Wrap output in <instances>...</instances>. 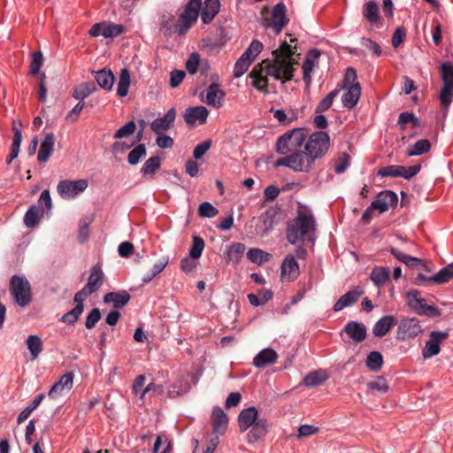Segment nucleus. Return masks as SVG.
I'll list each match as a JSON object with an SVG mask.
<instances>
[{"label": "nucleus", "mask_w": 453, "mask_h": 453, "mask_svg": "<svg viewBox=\"0 0 453 453\" xmlns=\"http://www.w3.org/2000/svg\"><path fill=\"white\" fill-rule=\"evenodd\" d=\"M296 50V46L292 47L286 41L281 42L280 48L272 52L273 61L265 59L255 65L250 73L249 76L253 80V86L257 90L267 93L268 75L283 82L291 81L296 70L295 65L298 64L294 58Z\"/></svg>", "instance_id": "obj_1"}, {"label": "nucleus", "mask_w": 453, "mask_h": 453, "mask_svg": "<svg viewBox=\"0 0 453 453\" xmlns=\"http://www.w3.org/2000/svg\"><path fill=\"white\" fill-rule=\"evenodd\" d=\"M317 222L311 209L299 206L296 216L288 221L286 236L291 244L308 242L314 243L316 240Z\"/></svg>", "instance_id": "obj_2"}, {"label": "nucleus", "mask_w": 453, "mask_h": 453, "mask_svg": "<svg viewBox=\"0 0 453 453\" xmlns=\"http://www.w3.org/2000/svg\"><path fill=\"white\" fill-rule=\"evenodd\" d=\"M261 14L264 26L272 28L277 35L289 22V19L287 17V7L282 2L278 3L271 12L267 6H265Z\"/></svg>", "instance_id": "obj_3"}, {"label": "nucleus", "mask_w": 453, "mask_h": 453, "mask_svg": "<svg viewBox=\"0 0 453 453\" xmlns=\"http://www.w3.org/2000/svg\"><path fill=\"white\" fill-rule=\"evenodd\" d=\"M440 71L443 85L440 91L439 100L443 114H445L453 99V64L442 63Z\"/></svg>", "instance_id": "obj_4"}, {"label": "nucleus", "mask_w": 453, "mask_h": 453, "mask_svg": "<svg viewBox=\"0 0 453 453\" xmlns=\"http://www.w3.org/2000/svg\"><path fill=\"white\" fill-rule=\"evenodd\" d=\"M10 293L14 303L20 307L27 306L32 301V288L24 276L14 275L10 280Z\"/></svg>", "instance_id": "obj_5"}, {"label": "nucleus", "mask_w": 453, "mask_h": 453, "mask_svg": "<svg viewBox=\"0 0 453 453\" xmlns=\"http://www.w3.org/2000/svg\"><path fill=\"white\" fill-rule=\"evenodd\" d=\"M306 136L305 130L303 128H295L286 132L277 140V152L287 155L297 150L305 142Z\"/></svg>", "instance_id": "obj_6"}, {"label": "nucleus", "mask_w": 453, "mask_h": 453, "mask_svg": "<svg viewBox=\"0 0 453 453\" xmlns=\"http://www.w3.org/2000/svg\"><path fill=\"white\" fill-rule=\"evenodd\" d=\"M406 298L407 305L418 315L429 318H437L441 315L438 308L427 304L426 300L421 297L420 292L417 289H411L407 292Z\"/></svg>", "instance_id": "obj_7"}, {"label": "nucleus", "mask_w": 453, "mask_h": 453, "mask_svg": "<svg viewBox=\"0 0 453 453\" xmlns=\"http://www.w3.org/2000/svg\"><path fill=\"white\" fill-rule=\"evenodd\" d=\"M201 8L202 0H189L184 12L180 16L178 22L174 26V32L178 33L180 35L186 34L197 20Z\"/></svg>", "instance_id": "obj_8"}, {"label": "nucleus", "mask_w": 453, "mask_h": 453, "mask_svg": "<svg viewBox=\"0 0 453 453\" xmlns=\"http://www.w3.org/2000/svg\"><path fill=\"white\" fill-rule=\"evenodd\" d=\"M330 138L327 133L316 131L311 134L305 143L304 149L314 159L323 157L328 151Z\"/></svg>", "instance_id": "obj_9"}, {"label": "nucleus", "mask_w": 453, "mask_h": 453, "mask_svg": "<svg viewBox=\"0 0 453 453\" xmlns=\"http://www.w3.org/2000/svg\"><path fill=\"white\" fill-rule=\"evenodd\" d=\"M88 188V180L84 179L77 180H60L57 186V191L64 199H73L82 193Z\"/></svg>", "instance_id": "obj_10"}, {"label": "nucleus", "mask_w": 453, "mask_h": 453, "mask_svg": "<svg viewBox=\"0 0 453 453\" xmlns=\"http://www.w3.org/2000/svg\"><path fill=\"white\" fill-rule=\"evenodd\" d=\"M453 277V262L441 269L437 273L427 276L418 273L414 279V284L418 286L425 285V282L442 285L449 282Z\"/></svg>", "instance_id": "obj_11"}, {"label": "nucleus", "mask_w": 453, "mask_h": 453, "mask_svg": "<svg viewBox=\"0 0 453 453\" xmlns=\"http://www.w3.org/2000/svg\"><path fill=\"white\" fill-rule=\"evenodd\" d=\"M422 333V327L417 318L403 319L397 328V339L406 341L417 337Z\"/></svg>", "instance_id": "obj_12"}, {"label": "nucleus", "mask_w": 453, "mask_h": 453, "mask_svg": "<svg viewBox=\"0 0 453 453\" xmlns=\"http://www.w3.org/2000/svg\"><path fill=\"white\" fill-rule=\"evenodd\" d=\"M290 157V169L295 172L308 173L314 164L315 160L308 154V152L303 150L292 151Z\"/></svg>", "instance_id": "obj_13"}, {"label": "nucleus", "mask_w": 453, "mask_h": 453, "mask_svg": "<svg viewBox=\"0 0 453 453\" xmlns=\"http://www.w3.org/2000/svg\"><path fill=\"white\" fill-rule=\"evenodd\" d=\"M398 197L396 194L390 190H384L380 192L376 199L372 202V209L379 211L380 213L387 211L390 207H395L397 204Z\"/></svg>", "instance_id": "obj_14"}, {"label": "nucleus", "mask_w": 453, "mask_h": 453, "mask_svg": "<svg viewBox=\"0 0 453 453\" xmlns=\"http://www.w3.org/2000/svg\"><path fill=\"white\" fill-rule=\"evenodd\" d=\"M449 334L447 332L433 331L430 334L429 340L426 342L422 355L425 358H430L439 354L440 343L447 339Z\"/></svg>", "instance_id": "obj_15"}, {"label": "nucleus", "mask_w": 453, "mask_h": 453, "mask_svg": "<svg viewBox=\"0 0 453 453\" xmlns=\"http://www.w3.org/2000/svg\"><path fill=\"white\" fill-rule=\"evenodd\" d=\"M74 374L73 372H67L60 377L58 382H56L49 391V397L56 399L65 393L69 392L73 385Z\"/></svg>", "instance_id": "obj_16"}, {"label": "nucleus", "mask_w": 453, "mask_h": 453, "mask_svg": "<svg viewBox=\"0 0 453 453\" xmlns=\"http://www.w3.org/2000/svg\"><path fill=\"white\" fill-rule=\"evenodd\" d=\"M209 115L208 110L204 106L188 107L184 113L186 123L193 127L196 122L203 124L206 122Z\"/></svg>", "instance_id": "obj_17"}, {"label": "nucleus", "mask_w": 453, "mask_h": 453, "mask_svg": "<svg viewBox=\"0 0 453 453\" xmlns=\"http://www.w3.org/2000/svg\"><path fill=\"white\" fill-rule=\"evenodd\" d=\"M389 251L397 260L411 269L421 270V268H426V264L423 260L409 256L397 248L392 247Z\"/></svg>", "instance_id": "obj_18"}, {"label": "nucleus", "mask_w": 453, "mask_h": 453, "mask_svg": "<svg viewBox=\"0 0 453 453\" xmlns=\"http://www.w3.org/2000/svg\"><path fill=\"white\" fill-rule=\"evenodd\" d=\"M389 251L397 260L411 269L421 270V268H426V264L423 260L409 256L397 248L392 247Z\"/></svg>", "instance_id": "obj_19"}, {"label": "nucleus", "mask_w": 453, "mask_h": 453, "mask_svg": "<svg viewBox=\"0 0 453 453\" xmlns=\"http://www.w3.org/2000/svg\"><path fill=\"white\" fill-rule=\"evenodd\" d=\"M364 295V291L358 288L350 290L342 296L339 300L334 303L333 310L338 312L346 307L355 304L358 299Z\"/></svg>", "instance_id": "obj_20"}, {"label": "nucleus", "mask_w": 453, "mask_h": 453, "mask_svg": "<svg viewBox=\"0 0 453 453\" xmlns=\"http://www.w3.org/2000/svg\"><path fill=\"white\" fill-rule=\"evenodd\" d=\"M258 412L256 407L242 410L238 416V426L241 432H245L258 420Z\"/></svg>", "instance_id": "obj_21"}, {"label": "nucleus", "mask_w": 453, "mask_h": 453, "mask_svg": "<svg viewBox=\"0 0 453 453\" xmlns=\"http://www.w3.org/2000/svg\"><path fill=\"white\" fill-rule=\"evenodd\" d=\"M225 96V92L219 88V84L211 83L206 89L204 102L215 108H219L223 105Z\"/></svg>", "instance_id": "obj_22"}, {"label": "nucleus", "mask_w": 453, "mask_h": 453, "mask_svg": "<svg viewBox=\"0 0 453 453\" xmlns=\"http://www.w3.org/2000/svg\"><path fill=\"white\" fill-rule=\"evenodd\" d=\"M362 14L371 25L379 27L382 24L379 6L374 1H368L363 5Z\"/></svg>", "instance_id": "obj_23"}, {"label": "nucleus", "mask_w": 453, "mask_h": 453, "mask_svg": "<svg viewBox=\"0 0 453 453\" xmlns=\"http://www.w3.org/2000/svg\"><path fill=\"white\" fill-rule=\"evenodd\" d=\"M211 422L213 432L222 434L226 430L228 425V417L225 411L219 406L213 408L211 412Z\"/></svg>", "instance_id": "obj_24"}, {"label": "nucleus", "mask_w": 453, "mask_h": 453, "mask_svg": "<svg viewBox=\"0 0 453 453\" xmlns=\"http://www.w3.org/2000/svg\"><path fill=\"white\" fill-rule=\"evenodd\" d=\"M321 53L319 50L316 49H312L309 50L305 60L303 64V80L305 82L306 86L309 87L311 83V73L314 68V61L320 57Z\"/></svg>", "instance_id": "obj_25"}, {"label": "nucleus", "mask_w": 453, "mask_h": 453, "mask_svg": "<svg viewBox=\"0 0 453 453\" xmlns=\"http://www.w3.org/2000/svg\"><path fill=\"white\" fill-rule=\"evenodd\" d=\"M176 112L171 108L162 118L156 119L150 124L153 132L159 134L161 131L168 130L173 124Z\"/></svg>", "instance_id": "obj_26"}, {"label": "nucleus", "mask_w": 453, "mask_h": 453, "mask_svg": "<svg viewBox=\"0 0 453 453\" xmlns=\"http://www.w3.org/2000/svg\"><path fill=\"white\" fill-rule=\"evenodd\" d=\"M55 142L54 134L49 133L45 134L38 151L37 160L39 162L45 163L49 160L53 152Z\"/></svg>", "instance_id": "obj_27"}, {"label": "nucleus", "mask_w": 453, "mask_h": 453, "mask_svg": "<svg viewBox=\"0 0 453 453\" xmlns=\"http://www.w3.org/2000/svg\"><path fill=\"white\" fill-rule=\"evenodd\" d=\"M343 330L357 342H361L366 338V327L363 323L349 321L345 325Z\"/></svg>", "instance_id": "obj_28"}, {"label": "nucleus", "mask_w": 453, "mask_h": 453, "mask_svg": "<svg viewBox=\"0 0 453 453\" xmlns=\"http://www.w3.org/2000/svg\"><path fill=\"white\" fill-rule=\"evenodd\" d=\"M220 9L219 0H205L201 8V19L203 24L211 23Z\"/></svg>", "instance_id": "obj_29"}, {"label": "nucleus", "mask_w": 453, "mask_h": 453, "mask_svg": "<svg viewBox=\"0 0 453 453\" xmlns=\"http://www.w3.org/2000/svg\"><path fill=\"white\" fill-rule=\"evenodd\" d=\"M396 324V319L392 315H387L380 319L372 327V333L377 337L385 336Z\"/></svg>", "instance_id": "obj_30"}, {"label": "nucleus", "mask_w": 453, "mask_h": 453, "mask_svg": "<svg viewBox=\"0 0 453 453\" xmlns=\"http://www.w3.org/2000/svg\"><path fill=\"white\" fill-rule=\"evenodd\" d=\"M299 275V265L293 255H288L281 265V277L289 280Z\"/></svg>", "instance_id": "obj_31"}, {"label": "nucleus", "mask_w": 453, "mask_h": 453, "mask_svg": "<svg viewBox=\"0 0 453 453\" xmlns=\"http://www.w3.org/2000/svg\"><path fill=\"white\" fill-rule=\"evenodd\" d=\"M268 432V423L266 419H258L247 434V441L250 443H254L265 436Z\"/></svg>", "instance_id": "obj_32"}, {"label": "nucleus", "mask_w": 453, "mask_h": 453, "mask_svg": "<svg viewBox=\"0 0 453 453\" xmlns=\"http://www.w3.org/2000/svg\"><path fill=\"white\" fill-rule=\"evenodd\" d=\"M103 283L104 273L99 266L94 265L91 268L90 275L88 279V283L84 286V288L90 291V294L92 295L101 288Z\"/></svg>", "instance_id": "obj_33"}, {"label": "nucleus", "mask_w": 453, "mask_h": 453, "mask_svg": "<svg viewBox=\"0 0 453 453\" xmlns=\"http://www.w3.org/2000/svg\"><path fill=\"white\" fill-rule=\"evenodd\" d=\"M361 95V86L359 82L351 84L348 91L342 96V104L344 107L352 109L357 105Z\"/></svg>", "instance_id": "obj_34"}, {"label": "nucleus", "mask_w": 453, "mask_h": 453, "mask_svg": "<svg viewBox=\"0 0 453 453\" xmlns=\"http://www.w3.org/2000/svg\"><path fill=\"white\" fill-rule=\"evenodd\" d=\"M278 355L273 349L267 348L261 350L253 359V365L256 367H265L268 365L274 364Z\"/></svg>", "instance_id": "obj_35"}, {"label": "nucleus", "mask_w": 453, "mask_h": 453, "mask_svg": "<svg viewBox=\"0 0 453 453\" xmlns=\"http://www.w3.org/2000/svg\"><path fill=\"white\" fill-rule=\"evenodd\" d=\"M131 296L130 295L125 291L119 292H110L104 295V303H112L113 307L115 309H120L124 307L129 302Z\"/></svg>", "instance_id": "obj_36"}, {"label": "nucleus", "mask_w": 453, "mask_h": 453, "mask_svg": "<svg viewBox=\"0 0 453 453\" xmlns=\"http://www.w3.org/2000/svg\"><path fill=\"white\" fill-rule=\"evenodd\" d=\"M93 73L97 84L103 89L110 91L112 88L114 84V75L111 70L104 68L100 71L93 72Z\"/></svg>", "instance_id": "obj_37"}, {"label": "nucleus", "mask_w": 453, "mask_h": 453, "mask_svg": "<svg viewBox=\"0 0 453 453\" xmlns=\"http://www.w3.org/2000/svg\"><path fill=\"white\" fill-rule=\"evenodd\" d=\"M96 90V87L92 82H85L76 87L73 92V96L75 99L83 102L90 94Z\"/></svg>", "instance_id": "obj_38"}, {"label": "nucleus", "mask_w": 453, "mask_h": 453, "mask_svg": "<svg viewBox=\"0 0 453 453\" xmlns=\"http://www.w3.org/2000/svg\"><path fill=\"white\" fill-rule=\"evenodd\" d=\"M247 257L252 263L262 265L268 262L272 258V255L262 250L252 248L248 250Z\"/></svg>", "instance_id": "obj_39"}, {"label": "nucleus", "mask_w": 453, "mask_h": 453, "mask_svg": "<svg viewBox=\"0 0 453 453\" xmlns=\"http://www.w3.org/2000/svg\"><path fill=\"white\" fill-rule=\"evenodd\" d=\"M130 86V74L127 69H122L119 75V80L117 86V95L124 97L128 93Z\"/></svg>", "instance_id": "obj_40"}, {"label": "nucleus", "mask_w": 453, "mask_h": 453, "mask_svg": "<svg viewBox=\"0 0 453 453\" xmlns=\"http://www.w3.org/2000/svg\"><path fill=\"white\" fill-rule=\"evenodd\" d=\"M390 270L388 267H374L371 273V280L376 286L384 284L389 278Z\"/></svg>", "instance_id": "obj_41"}, {"label": "nucleus", "mask_w": 453, "mask_h": 453, "mask_svg": "<svg viewBox=\"0 0 453 453\" xmlns=\"http://www.w3.org/2000/svg\"><path fill=\"white\" fill-rule=\"evenodd\" d=\"M42 214L43 211H41L39 207L35 205L30 206L24 216V224L29 228L35 227L39 220L40 215L42 216Z\"/></svg>", "instance_id": "obj_42"}, {"label": "nucleus", "mask_w": 453, "mask_h": 453, "mask_svg": "<svg viewBox=\"0 0 453 453\" xmlns=\"http://www.w3.org/2000/svg\"><path fill=\"white\" fill-rule=\"evenodd\" d=\"M327 379V375L324 371H316L308 373L304 379L303 382L306 386L315 387L322 384Z\"/></svg>", "instance_id": "obj_43"}, {"label": "nucleus", "mask_w": 453, "mask_h": 453, "mask_svg": "<svg viewBox=\"0 0 453 453\" xmlns=\"http://www.w3.org/2000/svg\"><path fill=\"white\" fill-rule=\"evenodd\" d=\"M27 349L33 359H36L42 350V342L37 335H29L27 340Z\"/></svg>", "instance_id": "obj_44"}, {"label": "nucleus", "mask_w": 453, "mask_h": 453, "mask_svg": "<svg viewBox=\"0 0 453 453\" xmlns=\"http://www.w3.org/2000/svg\"><path fill=\"white\" fill-rule=\"evenodd\" d=\"M431 149V142L427 139H421L415 142L412 148L409 149L406 154L410 157L419 156L426 153Z\"/></svg>", "instance_id": "obj_45"}, {"label": "nucleus", "mask_w": 453, "mask_h": 453, "mask_svg": "<svg viewBox=\"0 0 453 453\" xmlns=\"http://www.w3.org/2000/svg\"><path fill=\"white\" fill-rule=\"evenodd\" d=\"M383 365V357L378 351H372L366 359V366L373 372L380 370Z\"/></svg>", "instance_id": "obj_46"}, {"label": "nucleus", "mask_w": 453, "mask_h": 453, "mask_svg": "<svg viewBox=\"0 0 453 453\" xmlns=\"http://www.w3.org/2000/svg\"><path fill=\"white\" fill-rule=\"evenodd\" d=\"M146 154L147 150L145 145L138 144L129 152L127 161L132 165H137L141 158L144 157Z\"/></svg>", "instance_id": "obj_47"}, {"label": "nucleus", "mask_w": 453, "mask_h": 453, "mask_svg": "<svg viewBox=\"0 0 453 453\" xmlns=\"http://www.w3.org/2000/svg\"><path fill=\"white\" fill-rule=\"evenodd\" d=\"M407 123H411L413 127L419 126V120L413 113L403 111L399 115L397 125L403 131L406 128Z\"/></svg>", "instance_id": "obj_48"}, {"label": "nucleus", "mask_w": 453, "mask_h": 453, "mask_svg": "<svg viewBox=\"0 0 453 453\" xmlns=\"http://www.w3.org/2000/svg\"><path fill=\"white\" fill-rule=\"evenodd\" d=\"M161 160L157 156L150 157L143 164L141 172L144 174H154L160 168Z\"/></svg>", "instance_id": "obj_49"}, {"label": "nucleus", "mask_w": 453, "mask_h": 453, "mask_svg": "<svg viewBox=\"0 0 453 453\" xmlns=\"http://www.w3.org/2000/svg\"><path fill=\"white\" fill-rule=\"evenodd\" d=\"M82 312L83 307L81 304H76L74 308L65 313L60 318V321L68 325H73L78 320Z\"/></svg>", "instance_id": "obj_50"}, {"label": "nucleus", "mask_w": 453, "mask_h": 453, "mask_svg": "<svg viewBox=\"0 0 453 453\" xmlns=\"http://www.w3.org/2000/svg\"><path fill=\"white\" fill-rule=\"evenodd\" d=\"M125 27L119 24H107L104 22L103 36L105 38H113L124 33Z\"/></svg>", "instance_id": "obj_51"}, {"label": "nucleus", "mask_w": 453, "mask_h": 453, "mask_svg": "<svg viewBox=\"0 0 453 453\" xmlns=\"http://www.w3.org/2000/svg\"><path fill=\"white\" fill-rule=\"evenodd\" d=\"M350 157L347 152L339 154L334 163V171L336 173L341 174L346 171L349 165Z\"/></svg>", "instance_id": "obj_52"}, {"label": "nucleus", "mask_w": 453, "mask_h": 453, "mask_svg": "<svg viewBox=\"0 0 453 453\" xmlns=\"http://www.w3.org/2000/svg\"><path fill=\"white\" fill-rule=\"evenodd\" d=\"M262 50L263 43L257 40H253L249 48L242 53V56L252 62Z\"/></svg>", "instance_id": "obj_53"}, {"label": "nucleus", "mask_w": 453, "mask_h": 453, "mask_svg": "<svg viewBox=\"0 0 453 453\" xmlns=\"http://www.w3.org/2000/svg\"><path fill=\"white\" fill-rule=\"evenodd\" d=\"M42 64H43L42 53L41 51L33 52L29 73L33 76L38 75Z\"/></svg>", "instance_id": "obj_54"}, {"label": "nucleus", "mask_w": 453, "mask_h": 453, "mask_svg": "<svg viewBox=\"0 0 453 453\" xmlns=\"http://www.w3.org/2000/svg\"><path fill=\"white\" fill-rule=\"evenodd\" d=\"M204 249V241L199 236H193L192 247L189 250V256L191 258H199Z\"/></svg>", "instance_id": "obj_55"}, {"label": "nucleus", "mask_w": 453, "mask_h": 453, "mask_svg": "<svg viewBox=\"0 0 453 453\" xmlns=\"http://www.w3.org/2000/svg\"><path fill=\"white\" fill-rule=\"evenodd\" d=\"M403 165H391L379 169L378 175L381 177H400Z\"/></svg>", "instance_id": "obj_56"}, {"label": "nucleus", "mask_w": 453, "mask_h": 453, "mask_svg": "<svg viewBox=\"0 0 453 453\" xmlns=\"http://www.w3.org/2000/svg\"><path fill=\"white\" fill-rule=\"evenodd\" d=\"M136 125L134 121L130 120L127 123H126L122 127L116 131V133L114 134V138L122 139L128 137L134 133Z\"/></svg>", "instance_id": "obj_57"}, {"label": "nucleus", "mask_w": 453, "mask_h": 453, "mask_svg": "<svg viewBox=\"0 0 453 453\" xmlns=\"http://www.w3.org/2000/svg\"><path fill=\"white\" fill-rule=\"evenodd\" d=\"M250 64L251 61H250L244 56L242 55L234 65V76L235 78L241 77L242 74L246 73Z\"/></svg>", "instance_id": "obj_58"}, {"label": "nucleus", "mask_w": 453, "mask_h": 453, "mask_svg": "<svg viewBox=\"0 0 453 453\" xmlns=\"http://www.w3.org/2000/svg\"><path fill=\"white\" fill-rule=\"evenodd\" d=\"M219 213V210L209 202H203L199 205L198 214L203 218H213Z\"/></svg>", "instance_id": "obj_59"}, {"label": "nucleus", "mask_w": 453, "mask_h": 453, "mask_svg": "<svg viewBox=\"0 0 453 453\" xmlns=\"http://www.w3.org/2000/svg\"><path fill=\"white\" fill-rule=\"evenodd\" d=\"M245 251V245L241 242H234L229 248V259L238 262Z\"/></svg>", "instance_id": "obj_60"}, {"label": "nucleus", "mask_w": 453, "mask_h": 453, "mask_svg": "<svg viewBox=\"0 0 453 453\" xmlns=\"http://www.w3.org/2000/svg\"><path fill=\"white\" fill-rule=\"evenodd\" d=\"M271 111L273 112V117L279 121L280 124L288 125L292 123L295 119H296V116L295 112L292 111L290 116H288L283 110H275L273 109Z\"/></svg>", "instance_id": "obj_61"}, {"label": "nucleus", "mask_w": 453, "mask_h": 453, "mask_svg": "<svg viewBox=\"0 0 453 453\" xmlns=\"http://www.w3.org/2000/svg\"><path fill=\"white\" fill-rule=\"evenodd\" d=\"M174 17L172 14H163L160 18V30L165 33L172 32V28L174 29L173 24Z\"/></svg>", "instance_id": "obj_62"}, {"label": "nucleus", "mask_w": 453, "mask_h": 453, "mask_svg": "<svg viewBox=\"0 0 453 453\" xmlns=\"http://www.w3.org/2000/svg\"><path fill=\"white\" fill-rule=\"evenodd\" d=\"M100 310L98 308L92 309L86 318L85 326L88 329H92L96 326V324L100 320Z\"/></svg>", "instance_id": "obj_63"}, {"label": "nucleus", "mask_w": 453, "mask_h": 453, "mask_svg": "<svg viewBox=\"0 0 453 453\" xmlns=\"http://www.w3.org/2000/svg\"><path fill=\"white\" fill-rule=\"evenodd\" d=\"M200 57L198 53H192L186 62V68L190 74H195L199 66Z\"/></svg>", "instance_id": "obj_64"}]
</instances>
